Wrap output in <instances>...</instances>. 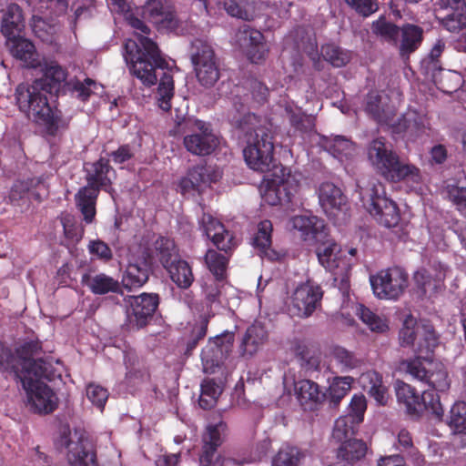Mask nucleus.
<instances>
[{
  "mask_svg": "<svg viewBox=\"0 0 466 466\" xmlns=\"http://www.w3.org/2000/svg\"><path fill=\"white\" fill-rule=\"evenodd\" d=\"M225 10L231 16H235L243 20L249 19V13L247 10L246 0H224Z\"/></svg>",
  "mask_w": 466,
  "mask_h": 466,
  "instance_id": "338daca9",
  "label": "nucleus"
},
{
  "mask_svg": "<svg viewBox=\"0 0 466 466\" xmlns=\"http://www.w3.org/2000/svg\"><path fill=\"white\" fill-rule=\"evenodd\" d=\"M241 47L245 48L248 59L254 64H259L266 60L268 54L263 34L248 25H244L237 35Z\"/></svg>",
  "mask_w": 466,
  "mask_h": 466,
  "instance_id": "a211bd4d",
  "label": "nucleus"
},
{
  "mask_svg": "<svg viewBox=\"0 0 466 466\" xmlns=\"http://www.w3.org/2000/svg\"><path fill=\"white\" fill-rule=\"evenodd\" d=\"M5 45L13 57L23 63L28 68L40 66L39 56L35 45L20 35L5 40Z\"/></svg>",
  "mask_w": 466,
  "mask_h": 466,
  "instance_id": "b1692460",
  "label": "nucleus"
},
{
  "mask_svg": "<svg viewBox=\"0 0 466 466\" xmlns=\"http://www.w3.org/2000/svg\"><path fill=\"white\" fill-rule=\"evenodd\" d=\"M204 293V303L208 309V314L214 316L223 308L219 286L216 283L208 285L205 287Z\"/></svg>",
  "mask_w": 466,
  "mask_h": 466,
  "instance_id": "13d9d810",
  "label": "nucleus"
},
{
  "mask_svg": "<svg viewBox=\"0 0 466 466\" xmlns=\"http://www.w3.org/2000/svg\"><path fill=\"white\" fill-rule=\"evenodd\" d=\"M226 428L227 425L223 421L207 427L199 457L200 466H223V459L218 454L217 450L222 443V434Z\"/></svg>",
  "mask_w": 466,
  "mask_h": 466,
  "instance_id": "f3484780",
  "label": "nucleus"
},
{
  "mask_svg": "<svg viewBox=\"0 0 466 466\" xmlns=\"http://www.w3.org/2000/svg\"><path fill=\"white\" fill-rule=\"evenodd\" d=\"M155 248L163 267L179 258L174 241L168 238H157L155 241Z\"/></svg>",
  "mask_w": 466,
  "mask_h": 466,
  "instance_id": "a18cd8bd",
  "label": "nucleus"
},
{
  "mask_svg": "<svg viewBox=\"0 0 466 466\" xmlns=\"http://www.w3.org/2000/svg\"><path fill=\"white\" fill-rule=\"evenodd\" d=\"M81 282L95 295L117 293L121 289L119 281L105 273L84 274Z\"/></svg>",
  "mask_w": 466,
  "mask_h": 466,
  "instance_id": "2f4dec72",
  "label": "nucleus"
},
{
  "mask_svg": "<svg viewBox=\"0 0 466 466\" xmlns=\"http://www.w3.org/2000/svg\"><path fill=\"white\" fill-rule=\"evenodd\" d=\"M85 170L87 187L97 188V190L103 187L106 190L110 186L111 180L108 175L112 167L108 159L100 157L94 163H87L85 165Z\"/></svg>",
  "mask_w": 466,
  "mask_h": 466,
  "instance_id": "c756f323",
  "label": "nucleus"
},
{
  "mask_svg": "<svg viewBox=\"0 0 466 466\" xmlns=\"http://www.w3.org/2000/svg\"><path fill=\"white\" fill-rule=\"evenodd\" d=\"M372 31L390 44L397 46L399 43L400 27L388 22L384 17H380L372 23Z\"/></svg>",
  "mask_w": 466,
  "mask_h": 466,
  "instance_id": "c03bdc74",
  "label": "nucleus"
},
{
  "mask_svg": "<svg viewBox=\"0 0 466 466\" xmlns=\"http://www.w3.org/2000/svg\"><path fill=\"white\" fill-rule=\"evenodd\" d=\"M421 330V335L423 337L424 344L420 343L417 351L419 353H426L432 352L435 347L438 345L439 337L433 329V327L425 323L420 326V331Z\"/></svg>",
  "mask_w": 466,
  "mask_h": 466,
  "instance_id": "bf43d9fd",
  "label": "nucleus"
},
{
  "mask_svg": "<svg viewBox=\"0 0 466 466\" xmlns=\"http://www.w3.org/2000/svg\"><path fill=\"white\" fill-rule=\"evenodd\" d=\"M97 188L84 187L76 195V204L86 224L94 221L96 217V202L98 196Z\"/></svg>",
  "mask_w": 466,
  "mask_h": 466,
  "instance_id": "72a5a7b5",
  "label": "nucleus"
},
{
  "mask_svg": "<svg viewBox=\"0 0 466 466\" xmlns=\"http://www.w3.org/2000/svg\"><path fill=\"white\" fill-rule=\"evenodd\" d=\"M177 132L183 135V145L195 156L206 157L219 145V137L211 124L194 116H187L177 122Z\"/></svg>",
  "mask_w": 466,
  "mask_h": 466,
  "instance_id": "1a4fd4ad",
  "label": "nucleus"
},
{
  "mask_svg": "<svg viewBox=\"0 0 466 466\" xmlns=\"http://www.w3.org/2000/svg\"><path fill=\"white\" fill-rule=\"evenodd\" d=\"M288 226L305 242L314 243L326 237L324 220L312 214L294 216L289 218Z\"/></svg>",
  "mask_w": 466,
  "mask_h": 466,
  "instance_id": "dca6fc26",
  "label": "nucleus"
},
{
  "mask_svg": "<svg viewBox=\"0 0 466 466\" xmlns=\"http://www.w3.org/2000/svg\"><path fill=\"white\" fill-rule=\"evenodd\" d=\"M320 207L327 216H336L337 212L343 210L347 198L341 189L331 182H323L318 189Z\"/></svg>",
  "mask_w": 466,
  "mask_h": 466,
  "instance_id": "a878e982",
  "label": "nucleus"
},
{
  "mask_svg": "<svg viewBox=\"0 0 466 466\" xmlns=\"http://www.w3.org/2000/svg\"><path fill=\"white\" fill-rule=\"evenodd\" d=\"M354 380L350 376L336 377L329 385V400L337 405L346 396L351 388Z\"/></svg>",
  "mask_w": 466,
  "mask_h": 466,
  "instance_id": "de8ad7c7",
  "label": "nucleus"
},
{
  "mask_svg": "<svg viewBox=\"0 0 466 466\" xmlns=\"http://www.w3.org/2000/svg\"><path fill=\"white\" fill-rule=\"evenodd\" d=\"M191 63L199 84L205 87L213 86L219 79V66L211 44L202 38L191 42L189 50Z\"/></svg>",
  "mask_w": 466,
  "mask_h": 466,
  "instance_id": "9b49d317",
  "label": "nucleus"
},
{
  "mask_svg": "<svg viewBox=\"0 0 466 466\" xmlns=\"http://www.w3.org/2000/svg\"><path fill=\"white\" fill-rule=\"evenodd\" d=\"M272 230L273 226L270 220L265 219L260 221L258 225V231L252 238L253 246L266 252L271 246Z\"/></svg>",
  "mask_w": 466,
  "mask_h": 466,
  "instance_id": "4d7b16f0",
  "label": "nucleus"
},
{
  "mask_svg": "<svg viewBox=\"0 0 466 466\" xmlns=\"http://www.w3.org/2000/svg\"><path fill=\"white\" fill-rule=\"evenodd\" d=\"M56 446L66 451L69 466H98L96 449L80 430H72L68 425L61 427Z\"/></svg>",
  "mask_w": 466,
  "mask_h": 466,
  "instance_id": "9d476101",
  "label": "nucleus"
},
{
  "mask_svg": "<svg viewBox=\"0 0 466 466\" xmlns=\"http://www.w3.org/2000/svg\"><path fill=\"white\" fill-rule=\"evenodd\" d=\"M222 381H216L215 379L207 378L203 380L200 389L199 406L208 410L212 408L222 392Z\"/></svg>",
  "mask_w": 466,
  "mask_h": 466,
  "instance_id": "ea45409f",
  "label": "nucleus"
},
{
  "mask_svg": "<svg viewBox=\"0 0 466 466\" xmlns=\"http://www.w3.org/2000/svg\"><path fill=\"white\" fill-rule=\"evenodd\" d=\"M367 445L361 440L350 439L342 443L338 448L337 457L347 464H353L363 459L367 452Z\"/></svg>",
  "mask_w": 466,
  "mask_h": 466,
  "instance_id": "f704fd0d",
  "label": "nucleus"
},
{
  "mask_svg": "<svg viewBox=\"0 0 466 466\" xmlns=\"http://www.w3.org/2000/svg\"><path fill=\"white\" fill-rule=\"evenodd\" d=\"M399 369L411 376L413 380L431 388L419 394L415 388L397 380L394 390L399 405L410 416L420 417L428 412L441 420L443 416V408L435 390L443 392L450 388L448 371L443 363L428 357H415L401 360Z\"/></svg>",
  "mask_w": 466,
  "mask_h": 466,
  "instance_id": "f03ea898",
  "label": "nucleus"
},
{
  "mask_svg": "<svg viewBox=\"0 0 466 466\" xmlns=\"http://www.w3.org/2000/svg\"><path fill=\"white\" fill-rule=\"evenodd\" d=\"M426 127L425 116L409 111L391 125V132L398 137L413 142L425 133Z\"/></svg>",
  "mask_w": 466,
  "mask_h": 466,
  "instance_id": "412c9836",
  "label": "nucleus"
},
{
  "mask_svg": "<svg viewBox=\"0 0 466 466\" xmlns=\"http://www.w3.org/2000/svg\"><path fill=\"white\" fill-rule=\"evenodd\" d=\"M332 357L342 371H348L358 368L361 360L352 352L341 346L332 349Z\"/></svg>",
  "mask_w": 466,
  "mask_h": 466,
  "instance_id": "49530a36",
  "label": "nucleus"
},
{
  "mask_svg": "<svg viewBox=\"0 0 466 466\" xmlns=\"http://www.w3.org/2000/svg\"><path fill=\"white\" fill-rule=\"evenodd\" d=\"M295 396L305 410H314L326 399V393L319 385L310 380H299L294 383Z\"/></svg>",
  "mask_w": 466,
  "mask_h": 466,
  "instance_id": "393cba45",
  "label": "nucleus"
},
{
  "mask_svg": "<svg viewBox=\"0 0 466 466\" xmlns=\"http://www.w3.org/2000/svg\"><path fill=\"white\" fill-rule=\"evenodd\" d=\"M360 199L365 209L385 228H395L400 220L397 204L386 197L384 185L376 178L366 187L358 185Z\"/></svg>",
  "mask_w": 466,
  "mask_h": 466,
  "instance_id": "6e6552de",
  "label": "nucleus"
},
{
  "mask_svg": "<svg viewBox=\"0 0 466 466\" xmlns=\"http://www.w3.org/2000/svg\"><path fill=\"white\" fill-rule=\"evenodd\" d=\"M304 454L293 446H283L273 460L274 466H298Z\"/></svg>",
  "mask_w": 466,
  "mask_h": 466,
  "instance_id": "8fccbe9b",
  "label": "nucleus"
},
{
  "mask_svg": "<svg viewBox=\"0 0 466 466\" xmlns=\"http://www.w3.org/2000/svg\"><path fill=\"white\" fill-rule=\"evenodd\" d=\"M60 221L63 226L65 238L72 244L79 242L84 235V228L81 227L76 218L69 214H63L60 217Z\"/></svg>",
  "mask_w": 466,
  "mask_h": 466,
  "instance_id": "09e8293b",
  "label": "nucleus"
},
{
  "mask_svg": "<svg viewBox=\"0 0 466 466\" xmlns=\"http://www.w3.org/2000/svg\"><path fill=\"white\" fill-rule=\"evenodd\" d=\"M69 91L74 96L85 102L97 89V83L90 78L84 81L74 80L67 83Z\"/></svg>",
  "mask_w": 466,
  "mask_h": 466,
  "instance_id": "5fc2aeb1",
  "label": "nucleus"
},
{
  "mask_svg": "<svg viewBox=\"0 0 466 466\" xmlns=\"http://www.w3.org/2000/svg\"><path fill=\"white\" fill-rule=\"evenodd\" d=\"M323 58L334 67H342L350 60V53L334 44H327L321 47Z\"/></svg>",
  "mask_w": 466,
  "mask_h": 466,
  "instance_id": "37998d69",
  "label": "nucleus"
},
{
  "mask_svg": "<svg viewBox=\"0 0 466 466\" xmlns=\"http://www.w3.org/2000/svg\"><path fill=\"white\" fill-rule=\"evenodd\" d=\"M374 295L380 299H397L409 284V276L404 268L392 267L370 276Z\"/></svg>",
  "mask_w": 466,
  "mask_h": 466,
  "instance_id": "f8f14e48",
  "label": "nucleus"
},
{
  "mask_svg": "<svg viewBox=\"0 0 466 466\" xmlns=\"http://www.w3.org/2000/svg\"><path fill=\"white\" fill-rule=\"evenodd\" d=\"M355 312L360 319L368 325L372 331L384 332L388 329V325L384 319L375 315L368 308L362 304L355 305Z\"/></svg>",
  "mask_w": 466,
  "mask_h": 466,
  "instance_id": "3c124183",
  "label": "nucleus"
},
{
  "mask_svg": "<svg viewBox=\"0 0 466 466\" xmlns=\"http://www.w3.org/2000/svg\"><path fill=\"white\" fill-rule=\"evenodd\" d=\"M319 144L324 150L341 164L350 160L355 155V144L340 136L334 137H321Z\"/></svg>",
  "mask_w": 466,
  "mask_h": 466,
  "instance_id": "cd10ccee",
  "label": "nucleus"
},
{
  "mask_svg": "<svg viewBox=\"0 0 466 466\" xmlns=\"http://www.w3.org/2000/svg\"><path fill=\"white\" fill-rule=\"evenodd\" d=\"M321 288L313 282L307 281L299 285L292 295V306L299 317H309L317 309L322 298Z\"/></svg>",
  "mask_w": 466,
  "mask_h": 466,
  "instance_id": "aec40b11",
  "label": "nucleus"
},
{
  "mask_svg": "<svg viewBox=\"0 0 466 466\" xmlns=\"http://www.w3.org/2000/svg\"><path fill=\"white\" fill-rule=\"evenodd\" d=\"M159 300V296L157 293L143 292L137 296L125 297L124 304L129 329H139L146 327L153 319Z\"/></svg>",
  "mask_w": 466,
  "mask_h": 466,
  "instance_id": "4468645a",
  "label": "nucleus"
},
{
  "mask_svg": "<svg viewBox=\"0 0 466 466\" xmlns=\"http://www.w3.org/2000/svg\"><path fill=\"white\" fill-rule=\"evenodd\" d=\"M368 159L371 166L386 180L403 181L412 189L422 182L421 172L415 165L401 161L399 155L387 146L383 137L373 139L367 148Z\"/></svg>",
  "mask_w": 466,
  "mask_h": 466,
  "instance_id": "39448f33",
  "label": "nucleus"
},
{
  "mask_svg": "<svg viewBox=\"0 0 466 466\" xmlns=\"http://www.w3.org/2000/svg\"><path fill=\"white\" fill-rule=\"evenodd\" d=\"M206 264L217 279H222L225 276L228 258L213 249L208 250L205 256Z\"/></svg>",
  "mask_w": 466,
  "mask_h": 466,
  "instance_id": "864d4df0",
  "label": "nucleus"
},
{
  "mask_svg": "<svg viewBox=\"0 0 466 466\" xmlns=\"http://www.w3.org/2000/svg\"><path fill=\"white\" fill-rule=\"evenodd\" d=\"M359 383L363 390L381 406L387 404L389 394L387 387L382 382V376L375 370L363 372L359 378Z\"/></svg>",
  "mask_w": 466,
  "mask_h": 466,
  "instance_id": "c85d7f7f",
  "label": "nucleus"
},
{
  "mask_svg": "<svg viewBox=\"0 0 466 466\" xmlns=\"http://www.w3.org/2000/svg\"><path fill=\"white\" fill-rule=\"evenodd\" d=\"M445 48V43L438 40L430 53L420 61L421 73L431 79H435L437 75L442 70L440 57Z\"/></svg>",
  "mask_w": 466,
  "mask_h": 466,
  "instance_id": "e433bc0d",
  "label": "nucleus"
},
{
  "mask_svg": "<svg viewBox=\"0 0 466 466\" xmlns=\"http://www.w3.org/2000/svg\"><path fill=\"white\" fill-rule=\"evenodd\" d=\"M367 409V400L364 395L355 394L349 404L347 416L354 419L359 424L363 421L364 413Z\"/></svg>",
  "mask_w": 466,
  "mask_h": 466,
  "instance_id": "680f3d73",
  "label": "nucleus"
},
{
  "mask_svg": "<svg viewBox=\"0 0 466 466\" xmlns=\"http://www.w3.org/2000/svg\"><path fill=\"white\" fill-rule=\"evenodd\" d=\"M365 110L379 123H387L391 113L388 108H385L382 103V96L378 91L368 93Z\"/></svg>",
  "mask_w": 466,
  "mask_h": 466,
  "instance_id": "58836bf2",
  "label": "nucleus"
},
{
  "mask_svg": "<svg viewBox=\"0 0 466 466\" xmlns=\"http://www.w3.org/2000/svg\"><path fill=\"white\" fill-rule=\"evenodd\" d=\"M87 249L90 255L104 262H108L113 258L112 249L106 242L100 239L89 241Z\"/></svg>",
  "mask_w": 466,
  "mask_h": 466,
  "instance_id": "0e129e2a",
  "label": "nucleus"
},
{
  "mask_svg": "<svg viewBox=\"0 0 466 466\" xmlns=\"http://www.w3.org/2000/svg\"><path fill=\"white\" fill-rule=\"evenodd\" d=\"M41 183V177H31L25 180L15 181L9 193L10 202L13 205H17L19 201L28 198L30 195L35 194L33 189Z\"/></svg>",
  "mask_w": 466,
  "mask_h": 466,
  "instance_id": "a19ab883",
  "label": "nucleus"
},
{
  "mask_svg": "<svg viewBox=\"0 0 466 466\" xmlns=\"http://www.w3.org/2000/svg\"><path fill=\"white\" fill-rule=\"evenodd\" d=\"M358 425L359 423L355 422L350 416L342 415L339 417L335 420L332 430V440L339 443L350 440Z\"/></svg>",
  "mask_w": 466,
  "mask_h": 466,
  "instance_id": "79ce46f5",
  "label": "nucleus"
},
{
  "mask_svg": "<svg viewBox=\"0 0 466 466\" xmlns=\"http://www.w3.org/2000/svg\"><path fill=\"white\" fill-rule=\"evenodd\" d=\"M172 281L181 289H187L194 281V276L189 264L183 259H175L164 267Z\"/></svg>",
  "mask_w": 466,
  "mask_h": 466,
  "instance_id": "c9c22d12",
  "label": "nucleus"
},
{
  "mask_svg": "<svg viewBox=\"0 0 466 466\" xmlns=\"http://www.w3.org/2000/svg\"><path fill=\"white\" fill-rule=\"evenodd\" d=\"M66 76V69L56 62H50L45 66L41 78L35 79L31 85L19 84L15 88V96L19 110L51 137H56L68 127V120L63 117L60 110L50 105L47 96L60 90Z\"/></svg>",
  "mask_w": 466,
  "mask_h": 466,
  "instance_id": "20e7f679",
  "label": "nucleus"
},
{
  "mask_svg": "<svg viewBox=\"0 0 466 466\" xmlns=\"http://www.w3.org/2000/svg\"><path fill=\"white\" fill-rule=\"evenodd\" d=\"M448 198L456 207V209L466 217V187L459 186L448 187Z\"/></svg>",
  "mask_w": 466,
  "mask_h": 466,
  "instance_id": "e2e57ef3",
  "label": "nucleus"
},
{
  "mask_svg": "<svg viewBox=\"0 0 466 466\" xmlns=\"http://www.w3.org/2000/svg\"><path fill=\"white\" fill-rule=\"evenodd\" d=\"M338 249L337 243L329 242L319 248L317 256L319 263L334 276V283L344 298L350 294V278L352 264L350 258H341Z\"/></svg>",
  "mask_w": 466,
  "mask_h": 466,
  "instance_id": "ddd939ff",
  "label": "nucleus"
},
{
  "mask_svg": "<svg viewBox=\"0 0 466 466\" xmlns=\"http://www.w3.org/2000/svg\"><path fill=\"white\" fill-rule=\"evenodd\" d=\"M267 338L268 332L265 327L259 322L253 323L247 329L243 336L239 346L240 354L244 357L253 356L264 344Z\"/></svg>",
  "mask_w": 466,
  "mask_h": 466,
  "instance_id": "473e14b6",
  "label": "nucleus"
},
{
  "mask_svg": "<svg viewBox=\"0 0 466 466\" xmlns=\"http://www.w3.org/2000/svg\"><path fill=\"white\" fill-rule=\"evenodd\" d=\"M58 374L56 367L45 366L44 370L38 371H26L21 375L20 381L23 389L26 392L27 400L35 412L40 414H48L53 412L57 407V397L53 390L42 380H52Z\"/></svg>",
  "mask_w": 466,
  "mask_h": 466,
  "instance_id": "0eeeda50",
  "label": "nucleus"
},
{
  "mask_svg": "<svg viewBox=\"0 0 466 466\" xmlns=\"http://www.w3.org/2000/svg\"><path fill=\"white\" fill-rule=\"evenodd\" d=\"M199 228L208 238L219 249L228 252L237 246V239L224 225L209 214L204 213L198 220Z\"/></svg>",
  "mask_w": 466,
  "mask_h": 466,
  "instance_id": "6ab92c4d",
  "label": "nucleus"
},
{
  "mask_svg": "<svg viewBox=\"0 0 466 466\" xmlns=\"http://www.w3.org/2000/svg\"><path fill=\"white\" fill-rule=\"evenodd\" d=\"M274 143L271 129L267 127L254 128L243 149L247 165L253 170L266 173L259 191L262 199L270 206L289 204L298 191L299 183L274 158Z\"/></svg>",
  "mask_w": 466,
  "mask_h": 466,
  "instance_id": "7ed1b4c3",
  "label": "nucleus"
},
{
  "mask_svg": "<svg viewBox=\"0 0 466 466\" xmlns=\"http://www.w3.org/2000/svg\"><path fill=\"white\" fill-rule=\"evenodd\" d=\"M448 424L455 432L466 433V403L455 402L451 408Z\"/></svg>",
  "mask_w": 466,
  "mask_h": 466,
  "instance_id": "603ef678",
  "label": "nucleus"
},
{
  "mask_svg": "<svg viewBox=\"0 0 466 466\" xmlns=\"http://www.w3.org/2000/svg\"><path fill=\"white\" fill-rule=\"evenodd\" d=\"M128 24L136 30L135 39H127L124 46V59L130 73L146 86L159 84L157 103L163 111L171 108L175 87L173 76L167 69L168 64L162 58L157 44L147 36L149 27L137 17L127 16Z\"/></svg>",
  "mask_w": 466,
  "mask_h": 466,
  "instance_id": "f257e3e1",
  "label": "nucleus"
},
{
  "mask_svg": "<svg viewBox=\"0 0 466 466\" xmlns=\"http://www.w3.org/2000/svg\"><path fill=\"white\" fill-rule=\"evenodd\" d=\"M86 393L91 403L103 410L108 399L107 390L98 384L90 383L86 386Z\"/></svg>",
  "mask_w": 466,
  "mask_h": 466,
  "instance_id": "052dcab7",
  "label": "nucleus"
},
{
  "mask_svg": "<svg viewBox=\"0 0 466 466\" xmlns=\"http://www.w3.org/2000/svg\"><path fill=\"white\" fill-rule=\"evenodd\" d=\"M25 29V19L21 7L16 4H10L3 10L1 20V33L5 40L19 36Z\"/></svg>",
  "mask_w": 466,
  "mask_h": 466,
  "instance_id": "bb28decb",
  "label": "nucleus"
},
{
  "mask_svg": "<svg viewBox=\"0 0 466 466\" xmlns=\"http://www.w3.org/2000/svg\"><path fill=\"white\" fill-rule=\"evenodd\" d=\"M233 337V333H227L218 335L208 340L201 352L203 371L205 373L216 374L222 370L221 364L230 349Z\"/></svg>",
  "mask_w": 466,
  "mask_h": 466,
  "instance_id": "2eb2a0df",
  "label": "nucleus"
},
{
  "mask_svg": "<svg viewBox=\"0 0 466 466\" xmlns=\"http://www.w3.org/2000/svg\"><path fill=\"white\" fill-rule=\"evenodd\" d=\"M142 13L145 18L167 29L173 30L177 26L176 15L167 0H146Z\"/></svg>",
  "mask_w": 466,
  "mask_h": 466,
  "instance_id": "5701e85b",
  "label": "nucleus"
},
{
  "mask_svg": "<svg viewBox=\"0 0 466 466\" xmlns=\"http://www.w3.org/2000/svg\"><path fill=\"white\" fill-rule=\"evenodd\" d=\"M400 41L398 48L400 56L408 59L421 45L423 40V29L416 25L405 24L400 27Z\"/></svg>",
  "mask_w": 466,
  "mask_h": 466,
  "instance_id": "7c9ffc66",
  "label": "nucleus"
},
{
  "mask_svg": "<svg viewBox=\"0 0 466 466\" xmlns=\"http://www.w3.org/2000/svg\"><path fill=\"white\" fill-rule=\"evenodd\" d=\"M208 317L204 316L201 317L198 323H197L194 328L192 329L190 338L187 341V350H192L196 348L198 341L202 339L206 334L208 329Z\"/></svg>",
  "mask_w": 466,
  "mask_h": 466,
  "instance_id": "774afa93",
  "label": "nucleus"
},
{
  "mask_svg": "<svg viewBox=\"0 0 466 466\" xmlns=\"http://www.w3.org/2000/svg\"><path fill=\"white\" fill-rule=\"evenodd\" d=\"M150 268L151 259L145 252L141 256L132 257L122 277L123 286L128 290L142 287L148 279Z\"/></svg>",
  "mask_w": 466,
  "mask_h": 466,
  "instance_id": "4be33fe9",
  "label": "nucleus"
},
{
  "mask_svg": "<svg viewBox=\"0 0 466 466\" xmlns=\"http://www.w3.org/2000/svg\"><path fill=\"white\" fill-rule=\"evenodd\" d=\"M285 112L295 130L300 133H308L314 129L315 121L313 116L303 112L301 107L293 103H286Z\"/></svg>",
  "mask_w": 466,
  "mask_h": 466,
  "instance_id": "4c0bfd02",
  "label": "nucleus"
},
{
  "mask_svg": "<svg viewBox=\"0 0 466 466\" xmlns=\"http://www.w3.org/2000/svg\"><path fill=\"white\" fill-rule=\"evenodd\" d=\"M41 351V344L37 339L21 341L13 353L0 341V371L9 372L14 379H20L26 371H38L45 366L54 367L51 360L42 358L35 359Z\"/></svg>",
  "mask_w": 466,
  "mask_h": 466,
  "instance_id": "423d86ee",
  "label": "nucleus"
},
{
  "mask_svg": "<svg viewBox=\"0 0 466 466\" xmlns=\"http://www.w3.org/2000/svg\"><path fill=\"white\" fill-rule=\"evenodd\" d=\"M135 157L134 148L128 145H122L116 150L112 151L109 154V157L114 164L121 166L123 168L126 165H128Z\"/></svg>",
  "mask_w": 466,
  "mask_h": 466,
  "instance_id": "69168bd1",
  "label": "nucleus"
},
{
  "mask_svg": "<svg viewBox=\"0 0 466 466\" xmlns=\"http://www.w3.org/2000/svg\"><path fill=\"white\" fill-rule=\"evenodd\" d=\"M419 332L420 326L418 325L416 319L411 315L407 316L399 333L400 345L402 347L413 345Z\"/></svg>",
  "mask_w": 466,
  "mask_h": 466,
  "instance_id": "6e6d98bb",
  "label": "nucleus"
}]
</instances>
